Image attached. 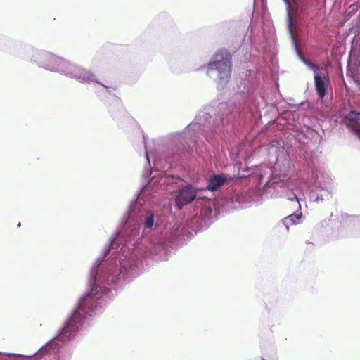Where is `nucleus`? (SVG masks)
Returning a JSON list of instances; mask_svg holds the SVG:
<instances>
[{
	"mask_svg": "<svg viewBox=\"0 0 360 360\" xmlns=\"http://www.w3.org/2000/svg\"><path fill=\"white\" fill-rule=\"evenodd\" d=\"M302 214H292L286 217L283 219V224L286 227L287 230L289 229V226L297 224L300 219H301Z\"/></svg>",
	"mask_w": 360,
	"mask_h": 360,
	"instance_id": "0eeeda50",
	"label": "nucleus"
},
{
	"mask_svg": "<svg viewBox=\"0 0 360 360\" xmlns=\"http://www.w3.org/2000/svg\"><path fill=\"white\" fill-rule=\"evenodd\" d=\"M196 197L197 191L191 185L183 187L179 191L176 200L179 209L193 201Z\"/></svg>",
	"mask_w": 360,
	"mask_h": 360,
	"instance_id": "39448f33",
	"label": "nucleus"
},
{
	"mask_svg": "<svg viewBox=\"0 0 360 360\" xmlns=\"http://www.w3.org/2000/svg\"><path fill=\"white\" fill-rule=\"evenodd\" d=\"M306 243H307V244H309V245H311L312 246H314V243H313V242L307 241Z\"/></svg>",
	"mask_w": 360,
	"mask_h": 360,
	"instance_id": "f8f14e48",
	"label": "nucleus"
},
{
	"mask_svg": "<svg viewBox=\"0 0 360 360\" xmlns=\"http://www.w3.org/2000/svg\"><path fill=\"white\" fill-rule=\"evenodd\" d=\"M346 119L352 122H357L360 120V112L351 110L346 116Z\"/></svg>",
	"mask_w": 360,
	"mask_h": 360,
	"instance_id": "6e6552de",
	"label": "nucleus"
},
{
	"mask_svg": "<svg viewBox=\"0 0 360 360\" xmlns=\"http://www.w3.org/2000/svg\"><path fill=\"white\" fill-rule=\"evenodd\" d=\"M350 127H351V129L352 130V131L356 135H357L358 136L360 137V127H358L356 125H351Z\"/></svg>",
	"mask_w": 360,
	"mask_h": 360,
	"instance_id": "9b49d317",
	"label": "nucleus"
},
{
	"mask_svg": "<svg viewBox=\"0 0 360 360\" xmlns=\"http://www.w3.org/2000/svg\"><path fill=\"white\" fill-rule=\"evenodd\" d=\"M231 53L226 49H221L214 53L212 60L208 63V69L216 70L219 79H228L231 74Z\"/></svg>",
	"mask_w": 360,
	"mask_h": 360,
	"instance_id": "7ed1b4c3",
	"label": "nucleus"
},
{
	"mask_svg": "<svg viewBox=\"0 0 360 360\" xmlns=\"http://www.w3.org/2000/svg\"><path fill=\"white\" fill-rule=\"evenodd\" d=\"M314 71V85L316 94L319 98L322 99L326 95L327 88L330 85V79L328 74L321 75L319 69L314 65H311Z\"/></svg>",
	"mask_w": 360,
	"mask_h": 360,
	"instance_id": "20e7f679",
	"label": "nucleus"
},
{
	"mask_svg": "<svg viewBox=\"0 0 360 360\" xmlns=\"http://www.w3.org/2000/svg\"><path fill=\"white\" fill-rule=\"evenodd\" d=\"M153 221L154 219L153 215L147 216L145 219V226L146 228H151L153 225Z\"/></svg>",
	"mask_w": 360,
	"mask_h": 360,
	"instance_id": "9d476101",
	"label": "nucleus"
},
{
	"mask_svg": "<svg viewBox=\"0 0 360 360\" xmlns=\"http://www.w3.org/2000/svg\"><path fill=\"white\" fill-rule=\"evenodd\" d=\"M288 199L292 202L294 210H298L301 209V205L299 202L298 198L295 194L292 193L291 196L288 198Z\"/></svg>",
	"mask_w": 360,
	"mask_h": 360,
	"instance_id": "1a4fd4ad",
	"label": "nucleus"
},
{
	"mask_svg": "<svg viewBox=\"0 0 360 360\" xmlns=\"http://www.w3.org/2000/svg\"><path fill=\"white\" fill-rule=\"evenodd\" d=\"M226 180L227 177L224 174L213 175L208 179L206 189L210 191H214L221 187Z\"/></svg>",
	"mask_w": 360,
	"mask_h": 360,
	"instance_id": "423d86ee",
	"label": "nucleus"
},
{
	"mask_svg": "<svg viewBox=\"0 0 360 360\" xmlns=\"http://www.w3.org/2000/svg\"><path fill=\"white\" fill-rule=\"evenodd\" d=\"M96 306V301L91 294H88L82 297L79 301L77 309L63 327L60 335V338H68L70 339L72 338L78 328V326L82 323L87 316L91 315Z\"/></svg>",
	"mask_w": 360,
	"mask_h": 360,
	"instance_id": "f03ea898",
	"label": "nucleus"
},
{
	"mask_svg": "<svg viewBox=\"0 0 360 360\" xmlns=\"http://www.w3.org/2000/svg\"><path fill=\"white\" fill-rule=\"evenodd\" d=\"M44 66L51 71H60L70 77H74L86 82H95L94 75L89 71L75 64L52 54L42 56Z\"/></svg>",
	"mask_w": 360,
	"mask_h": 360,
	"instance_id": "f257e3e1",
	"label": "nucleus"
}]
</instances>
